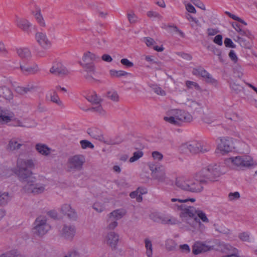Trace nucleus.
Returning a JSON list of instances; mask_svg holds the SVG:
<instances>
[{"label": "nucleus", "mask_w": 257, "mask_h": 257, "mask_svg": "<svg viewBox=\"0 0 257 257\" xmlns=\"http://www.w3.org/2000/svg\"><path fill=\"white\" fill-rule=\"evenodd\" d=\"M14 113L7 109L3 108L0 107V124H7L12 121L11 125L15 127H34L37 125V123L34 120L30 121L31 124L23 123L21 120L17 118H15Z\"/></svg>", "instance_id": "f257e3e1"}, {"label": "nucleus", "mask_w": 257, "mask_h": 257, "mask_svg": "<svg viewBox=\"0 0 257 257\" xmlns=\"http://www.w3.org/2000/svg\"><path fill=\"white\" fill-rule=\"evenodd\" d=\"M167 114L168 116H165L164 119L174 125H178L183 122H189L193 120V117L190 113L181 109H171Z\"/></svg>", "instance_id": "f03ea898"}, {"label": "nucleus", "mask_w": 257, "mask_h": 257, "mask_svg": "<svg viewBox=\"0 0 257 257\" xmlns=\"http://www.w3.org/2000/svg\"><path fill=\"white\" fill-rule=\"evenodd\" d=\"M35 166V163L32 159H18L16 173L20 179L24 182L32 177L33 172L30 169L34 168Z\"/></svg>", "instance_id": "7ed1b4c3"}, {"label": "nucleus", "mask_w": 257, "mask_h": 257, "mask_svg": "<svg viewBox=\"0 0 257 257\" xmlns=\"http://www.w3.org/2000/svg\"><path fill=\"white\" fill-rule=\"evenodd\" d=\"M225 162L231 167L240 170L250 168L255 164L253 158L247 155L229 158L225 160Z\"/></svg>", "instance_id": "20e7f679"}, {"label": "nucleus", "mask_w": 257, "mask_h": 257, "mask_svg": "<svg viewBox=\"0 0 257 257\" xmlns=\"http://www.w3.org/2000/svg\"><path fill=\"white\" fill-rule=\"evenodd\" d=\"M202 174L203 178L201 179V182L204 184L217 181L222 174L220 166L217 164L209 165L202 170Z\"/></svg>", "instance_id": "39448f33"}, {"label": "nucleus", "mask_w": 257, "mask_h": 257, "mask_svg": "<svg viewBox=\"0 0 257 257\" xmlns=\"http://www.w3.org/2000/svg\"><path fill=\"white\" fill-rule=\"evenodd\" d=\"M149 168L151 171V176L154 180H157L159 183L167 185L171 183V180L167 176L164 167L163 165L150 163Z\"/></svg>", "instance_id": "423d86ee"}, {"label": "nucleus", "mask_w": 257, "mask_h": 257, "mask_svg": "<svg viewBox=\"0 0 257 257\" xmlns=\"http://www.w3.org/2000/svg\"><path fill=\"white\" fill-rule=\"evenodd\" d=\"M34 226L32 229L34 235L42 237L51 229V226L47 222V218L45 216H38L34 222Z\"/></svg>", "instance_id": "0eeeda50"}, {"label": "nucleus", "mask_w": 257, "mask_h": 257, "mask_svg": "<svg viewBox=\"0 0 257 257\" xmlns=\"http://www.w3.org/2000/svg\"><path fill=\"white\" fill-rule=\"evenodd\" d=\"M23 182L25 183L23 186V190L27 193L38 195L46 190V185L40 182L35 183V178L33 177Z\"/></svg>", "instance_id": "6e6552de"}, {"label": "nucleus", "mask_w": 257, "mask_h": 257, "mask_svg": "<svg viewBox=\"0 0 257 257\" xmlns=\"http://www.w3.org/2000/svg\"><path fill=\"white\" fill-rule=\"evenodd\" d=\"M85 157L82 154L70 156L67 160L66 166L69 172L80 171L85 163Z\"/></svg>", "instance_id": "1a4fd4ad"}, {"label": "nucleus", "mask_w": 257, "mask_h": 257, "mask_svg": "<svg viewBox=\"0 0 257 257\" xmlns=\"http://www.w3.org/2000/svg\"><path fill=\"white\" fill-rule=\"evenodd\" d=\"M179 150L183 153L197 154L207 152L210 150V148L209 146L203 145L200 143L193 142L182 144L180 146Z\"/></svg>", "instance_id": "9d476101"}, {"label": "nucleus", "mask_w": 257, "mask_h": 257, "mask_svg": "<svg viewBox=\"0 0 257 257\" xmlns=\"http://www.w3.org/2000/svg\"><path fill=\"white\" fill-rule=\"evenodd\" d=\"M183 208L181 209L180 217H187L186 221L191 226L195 227L200 223L199 219L196 216V210L194 207L188 205L186 203Z\"/></svg>", "instance_id": "9b49d317"}, {"label": "nucleus", "mask_w": 257, "mask_h": 257, "mask_svg": "<svg viewBox=\"0 0 257 257\" xmlns=\"http://www.w3.org/2000/svg\"><path fill=\"white\" fill-rule=\"evenodd\" d=\"M10 82V81L8 79L0 81V96L9 102H11L14 98L13 93L8 87Z\"/></svg>", "instance_id": "f8f14e48"}, {"label": "nucleus", "mask_w": 257, "mask_h": 257, "mask_svg": "<svg viewBox=\"0 0 257 257\" xmlns=\"http://www.w3.org/2000/svg\"><path fill=\"white\" fill-rule=\"evenodd\" d=\"M204 183L201 182V179L198 180L195 179H188L186 192L194 193H199L203 191Z\"/></svg>", "instance_id": "ddd939ff"}, {"label": "nucleus", "mask_w": 257, "mask_h": 257, "mask_svg": "<svg viewBox=\"0 0 257 257\" xmlns=\"http://www.w3.org/2000/svg\"><path fill=\"white\" fill-rule=\"evenodd\" d=\"M219 140L220 143L218 145V149L222 154L231 151L233 148L231 138L227 137H222Z\"/></svg>", "instance_id": "4468645a"}, {"label": "nucleus", "mask_w": 257, "mask_h": 257, "mask_svg": "<svg viewBox=\"0 0 257 257\" xmlns=\"http://www.w3.org/2000/svg\"><path fill=\"white\" fill-rule=\"evenodd\" d=\"M80 65L86 73L84 75V77L87 80L90 82L97 81V80L93 77V75L95 73V67L93 62H81L80 63Z\"/></svg>", "instance_id": "2eb2a0df"}, {"label": "nucleus", "mask_w": 257, "mask_h": 257, "mask_svg": "<svg viewBox=\"0 0 257 257\" xmlns=\"http://www.w3.org/2000/svg\"><path fill=\"white\" fill-rule=\"evenodd\" d=\"M188 201L194 202L195 201V199L190 198L180 199L179 198H173L171 199L170 201L168 202V205L174 210L180 211L181 209L184 207V205H185V204Z\"/></svg>", "instance_id": "dca6fc26"}, {"label": "nucleus", "mask_w": 257, "mask_h": 257, "mask_svg": "<svg viewBox=\"0 0 257 257\" xmlns=\"http://www.w3.org/2000/svg\"><path fill=\"white\" fill-rule=\"evenodd\" d=\"M192 74L197 76L202 77L207 83L212 84L216 83V80L203 68H194L192 70Z\"/></svg>", "instance_id": "f3484780"}, {"label": "nucleus", "mask_w": 257, "mask_h": 257, "mask_svg": "<svg viewBox=\"0 0 257 257\" xmlns=\"http://www.w3.org/2000/svg\"><path fill=\"white\" fill-rule=\"evenodd\" d=\"M35 38L37 43L43 49H47L51 46V42L45 33L37 32L35 34Z\"/></svg>", "instance_id": "a211bd4d"}, {"label": "nucleus", "mask_w": 257, "mask_h": 257, "mask_svg": "<svg viewBox=\"0 0 257 257\" xmlns=\"http://www.w3.org/2000/svg\"><path fill=\"white\" fill-rule=\"evenodd\" d=\"M51 73L58 76H66L69 74V70L61 62L54 63L50 69Z\"/></svg>", "instance_id": "6ab92c4d"}, {"label": "nucleus", "mask_w": 257, "mask_h": 257, "mask_svg": "<svg viewBox=\"0 0 257 257\" xmlns=\"http://www.w3.org/2000/svg\"><path fill=\"white\" fill-rule=\"evenodd\" d=\"M119 241V235L113 231L108 232L104 238L105 242L112 248H115Z\"/></svg>", "instance_id": "aec40b11"}, {"label": "nucleus", "mask_w": 257, "mask_h": 257, "mask_svg": "<svg viewBox=\"0 0 257 257\" xmlns=\"http://www.w3.org/2000/svg\"><path fill=\"white\" fill-rule=\"evenodd\" d=\"M20 67L22 72L26 75H35L38 73L40 71L39 66L36 64L21 65Z\"/></svg>", "instance_id": "412c9836"}, {"label": "nucleus", "mask_w": 257, "mask_h": 257, "mask_svg": "<svg viewBox=\"0 0 257 257\" xmlns=\"http://www.w3.org/2000/svg\"><path fill=\"white\" fill-rule=\"evenodd\" d=\"M76 233V228L72 225H64L62 230V236L67 239H72Z\"/></svg>", "instance_id": "4be33fe9"}, {"label": "nucleus", "mask_w": 257, "mask_h": 257, "mask_svg": "<svg viewBox=\"0 0 257 257\" xmlns=\"http://www.w3.org/2000/svg\"><path fill=\"white\" fill-rule=\"evenodd\" d=\"M61 212L71 219L75 220L77 217V212L70 204H63L61 208Z\"/></svg>", "instance_id": "5701e85b"}, {"label": "nucleus", "mask_w": 257, "mask_h": 257, "mask_svg": "<svg viewBox=\"0 0 257 257\" xmlns=\"http://www.w3.org/2000/svg\"><path fill=\"white\" fill-rule=\"evenodd\" d=\"M16 24L19 28L26 32H28L32 26V23L29 20L24 18H17Z\"/></svg>", "instance_id": "b1692460"}, {"label": "nucleus", "mask_w": 257, "mask_h": 257, "mask_svg": "<svg viewBox=\"0 0 257 257\" xmlns=\"http://www.w3.org/2000/svg\"><path fill=\"white\" fill-rule=\"evenodd\" d=\"M32 14L40 27L42 28L46 27L45 21L41 13V10L40 8L36 7L35 11H33Z\"/></svg>", "instance_id": "393cba45"}, {"label": "nucleus", "mask_w": 257, "mask_h": 257, "mask_svg": "<svg viewBox=\"0 0 257 257\" xmlns=\"http://www.w3.org/2000/svg\"><path fill=\"white\" fill-rule=\"evenodd\" d=\"M46 99L49 101L55 103L59 106H63V102L61 100L56 91H53L48 94L46 96Z\"/></svg>", "instance_id": "a878e982"}, {"label": "nucleus", "mask_w": 257, "mask_h": 257, "mask_svg": "<svg viewBox=\"0 0 257 257\" xmlns=\"http://www.w3.org/2000/svg\"><path fill=\"white\" fill-rule=\"evenodd\" d=\"M18 56L23 59L28 60L32 57V53L28 47H20L17 50Z\"/></svg>", "instance_id": "bb28decb"}, {"label": "nucleus", "mask_w": 257, "mask_h": 257, "mask_svg": "<svg viewBox=\"0 0 257 257\" xmlns=\"http://www.w3.org/2000/svg\"><path fill=\"white\" fill-rule=\"evenodd\" d=\"M82 61L84 63H90L89 61L99 62L100 58L99 56L90 51H87L83 54Z\"/></svg>", "instance_id": "cd10ccee"}, {"label": "nucleus", "mask_w": 257, "mask_h": 257, "mask_svg": "<svg viewBox=\"0 0 257 257\" xmlns=\"http://www.w3.org/2000/svg\"><path fill=\"white\" fill-rule=\"evenodd\" d=\"M184 103L190 108L194 113L199 112L202 108V105L200 103L191 99H187Z\"/></svg>", "instance_id": "c85d7f7f"}, {"label": "nucleus", "mask_w": 257, "mask_h": 257, "mask_svg": "<svg viewBox=\"0 0 257 257\" xmlns=\"http://www.w3.org/2000/svg\"><path fill=\"white\" fill-rule=\"evenodd\" d=\"M22 145V141L20 139L13 138L9 141L8 147L10 150L15 151L20 149Z\"/></svg>", "instance_id": "c756f323"}, {"label": "nucleus", "mask_w": 257, "mask_h": 257, "mask_svg": "<svg viewBox=\"0 0 257 257\" xmlns=\"http://www.w3.org/2000/svg\"><path fill=\"white\" fill-rule=\"evenodd\" d=\"M126 214V211L123 209H118L113 210L107 215V217H111L115 220L122 218Z\"/></svg>", "instance_id": "7c9ffc66"}, {"label": "nucleus", "mask_w": 257, "mask_h": 257, "mask_svg": "<svg viewBox=\"0 0 257 257\" xmlns=\"http://www.w3.org/2000/svg\"><path fill=\"white\" fill-rule=\"evenodd\" d=\"M35 148L39 153L45 156H49L52 151L51 148H49L46 145L43 144H37Z\"/></svg>", "instance_id": "2f4dec72"}, {"label": "nucleus", "mask_w": 257, "mask_h": 257, "mask_svg": "<svg viewBox=\"0 0 257 257\" xmlns=\"http://www.w3.org/2000/svg\"><path fill=\"white\" fill-rule=\"evenodd\" d=\"M87 133L90 136L94 139L100 141H102L104 139L101 132L98 128H93L88 129Z\"/></svg>", "instance_id": "473e14b6"}, {"label": "nucleus", "mask_w": 257, "mask_h": 257, "mask_svg": "<svg viewBox=\"0 0 257 257\" xmlns=\"http://www.w3.org/2000/svg\"><path fill=\"white\" fill-rule=\"evenodd\" d=\"M189 178L178 177L176 179L175 185L179 189L186 191Z\"/></svg>", "instance_id": "72a5a7b5"}, {"label": "nucleus", "mask_w": 257, "mask_h": 257, "mask_svg": "<svg viewBox=\"0 0 257 257\" xmlns=\"http://www.w3.org/2000/svg\"><path fill=\"white\" fill-rule=\"evenodd\" d=\"M12 197L7 192H0V205L7 204L11 200Z\"/></svg>", "instance_id": "f704fd0d"}, {"label": "nucleus", "mask_w": 257, "mask_h": 257, "mask_svg": "<svg viewBox=\"0 0 257 257\" xmlns=\"http://www.w3.org/2000/svg\"><path fill=\"white\" fill-rule=\"evenodd\" d=\"M86 99L92 103L96 104H98L102 101L101 98L98 97L95 92L88 95Z\"/></svg>", "instance_id": "c9c22d12"}, {"label": "nucleus", "mask_w": 257, "mask_h": 257, "mask_svg": "<svg viewBox=\"0 0 257 257\" xmlns=\"http://www.w3.org/2000/svg\"><path fill=\"white\" fill-rule=\"evenodd\" d=\"M145 247L146 248V254L148 257H152L153 247L151 241L148 238L145 239Z\"/></svg>", "instance_id": "e433bc0d"}, {"label": "nucleus", "mask_w": 257, "mask_h": 257, "mask_svg": "<svg viewBox=\"0 0 257 257\" xmlns=\"http://www.w3.org/2000/svg\"><path fill=\"white\" fill-rule=\"evenodd\" d=\"M150 218L153 221L162 223L164 216L158 212H152L149 215Z\"/></svg>", "instance_id": "4c0bfd02"}, {"label": "nucleus", "mask_w": 257, "mask_h": 257, "mask_svg": "<svg viewBox=\"0 0 257 257\" xmlns=\"http://www.w3.org/2000/svg\"><path fill=\"white\" fill-rule=\"evenodd\" d=\"M106 97L114 102H118L119 101V95L117 92L113 90L108 91L106 94Z\"/></svg>", "instance_id": "58836bf2"}, {"label": "nucleus", "mask_w": 257, "mask_h": 257, "mask_svg": "<svg viewBox=\"0 0 257 257\" xmlns=\"http://www.w3.org/2000/svg\"><path fill=\"white\" fill-rule=\"evenodd\" d=\"M107 229L108 230H113L118 225V222L114 219L112 218L111 217H108L107 220Z\"/></svg>", "instance_id": "ea45409f"}, {"label": "nucleus", "mask_w": 257, "mask_h": 257, "mask_svg": "<svg viewBox=\"0 0 257 257\" xmlns=\"http://www.w3.org/2000/svg\"><path fill=\"white\" fill-rule=\"evenodd\" d=\"M109 74L112 77H119L121 76H126L129 74L128 73L122 70H110Z\"/></svg>", "instance_id": "a19ab883"}, {"label": "nucleus", "mask_w": 257, "mask_h": 257, "mask_svg": "<svg viewBox=\"0 0 257 257\" xmlns=\"http://www.w3.org/2000/svg\"><path fill=\"white\" fill-rule=\"evenodd\" d=\"M127 18L129 23L131 24H136L139 21L138 16L133 11H130L127 13Z\"/></svg>", "instance_id": "79ce46f5"}, {"label": "nucleus", "mask_w": 257, "mask_h": 257, "mask_svg": "<svg viewBox=\"0 0 257 257\" xmlns=\"http://www.w3.org/2000/svg\"><path fill=\"white\" fill-rule=\"evenodd\" d=\"M186 19L189 21V22H193V24H191V26L192 28H194L195 26H197L199 27H200L201 26V25L200 23L199 22V21L195 18H194L190 14H187L186 15Z\"/></svg>", "instance_id": "37998d69"}, {"label": "nucleus", "mask_w": 257, "mask_h": 257, "mask_svg": "<svg viewBox=\"0 0 257 257\" xmlns=\"http://www.w3.org/2000/svg\"><path fill=\"white\" fill-rule=\"evenodd\" d=\"M196 216H198L203 222L207 223L209 222L206 214L201 210H196Z\"/></svg>", "instance_id": "c03bdc74"}, {"label": "nucleus", "mask_w": 257, "mask_h": 257, "mask_svg": "<svg viewBox=\"0 0 257 257\" xmlns=\"http://www.w3.org/2000/svg\"><path fill=\"white\" fill-rule=\"evenodd\" d=\"M186 86L188 89H193L194 88L197 90H200V87L198 83L195 82L187 80L186 81Z\"/></svg>", "instance_id": "a18cd8bd"}, {"label": "nucleus", "mask_w": 257, "mask_h": 257, "mask_svg": "<svg viewBox=\"0 0 257 257\" xmlns=\"http://www.w3.org/2000/svg\"><path fill=\"white\" fill-rule=\"evenodd\" d=\"M143 156V152L142 151H136L133 153V156L130 159L129 161L131 163L134 162L141 158Z\"/></svg>", "instance_id": "49530a36"}, {"label": "nucleus", "mask_w": 257, "mask_h": 257, "mask_svg": "<svg viewBox=\"0 0 257 257\" xmlns=\"http://www.w3.org/2000/svg\"><path fill=\"white\" fill-rule=\"evenodd\" d=\"M203 250V246L199 243H196L193 247V253L194 254H198Z\"/></svg>", "instance_id": "de8ad7c7"}, {"label": "nucleus", "mask_w": 257, "mask_h": 257, "mask_svg": "<svg viewBox=\"0 0 257 257\" xmlns=\"http://www.w3.org/2000/svg\"><path fill=\"white\" fill-rule=\"evenodd\" d=\"M80 143L81 144V148L83 149H86L87 148L93 149L94 147V145L90 142L86 140H81L80 142Z\"/></svg>", "instance_id": "09e8293b"}, {"label": "nucleus", "mask_w": 257, "mask_h": 257, "mask_svg": "<svg viewBox=\"0 0 257 257\" xmlns=\"http://www.w3.org/2000/svg\"><path fill=\"white\" fill-rule=\"evenodd\" d=\"M147 15L150 18H155L159 20H161L162 19V16L159 13L155 11H148L147 13Z\"/></svg>", "instance_id": "8fccbe9b"}, {"label": "nucleus", "mask_w": 257, "mask_h": 257, "mask_svg": "<svg viewBox=\"0 0 257 257\" xmlns=\"http://www.w3.org/2000/svg\"><path fill=\"white\" fill-rule=\"evenodd\" d=\"M91 110L96 112L101 115H104L105 114V111L103 109L101 105H97L95 106H93L91 108Z\"/></svg>", "instance_id": "3c124183"}, {"label": "nucleus", "mask_w": 257, "mask_h": 257, "mask_svg": "<svg viewBox=\"0 0 257 257\" xmlns=\"http://www.w3.org/2000/svg\"><path fill=\"white\" fill-rule=\"evenodd\" d=\"M178 221L175 218H168L164 216L163 220V224H175L177 223Z\"/></svg>", "instance_id": "603ef678"}, {"label": "nucleus", "mask_w": 257, "mask_h": 257, "mask_svg": "<svg viewBox=\"0 0 257 257\" xmlns=\"http://www.w3.org/2000/svg\"><path fill=\"white\" fill-rule=\"evenodd\" d=\"M238 237L243 241L249 242V234L247 232H243L239 234Z\"/></svg>", "instance_id": "864d4df0"}, {"label": "nucleus", "mask_w": 257, "mask_h": 257, "mask_svg": "<svg viewBox=\"0 0 257 257\" xmlns=\"http://www.w3.org/2000/svg\"><path fill=\"white\" fill-rule=\"evenodd\" d=\"M225 117L233 121H237L240 119V116L235 112H232L231 114H229V113H226Z\"/></svg>", "instance_id": "5fc2aeb1"}, {"label": "nucleus", "mask_w": 257, "mask_h": 257, "mask_svg": "<svg viewBox=\"0 0 257 257\" xmlns=\"http://www.w3.org/2000/svg\"><path fill=\"white\" fill-rule=\"evenodd\" d=\"M144 41L149 47H153L155 44H156V42L155 40L153 38L149 37L144 38Z\"/></svg>", "instance_id": "6e6d98bb"}, {"label": "nucleus", "mask_w": 257, "mask_h": 257, "mask_svg": "<svg viewBox=\"0 0 257 257\" xmlns=\"http://www.w3.org/2000/svg\"><path fill=\"white\" fill-rule=\"evenodd\" d=\"M93 209L98 212H101L104 211L105 207L103 205L99 202H95L93 205Z\"/></svg>", "instance_id": "4d7b16f0"}, {"label": "nucleus", "mask_w": 257, "mask_h": 257, "mask_svg": "<svg viewBox=\"0 0 257 257\" xmlns=\"http://www.w3.org/2000/svg\"><path fill=\"white\" fill-rule=\"evenodd\" d=\"M152 156L154 160L161 161L163 158V155L158 151H154L152 153Z\"/></svg>", "instance_id": "13d9d810"}, {"label": "nucleus", "mask_w": 257, "mask_h": 257, "mask_svg": "<svg viewBox=\"0 0 257 257\" xmlns=\"http://www.w3.org/2000/svg\"><path fill=\"white\" fill-rule=\"evenodd\" d=\"M202 120L206 123L210 124L214 122V118L211 115H205L202 118Z\"/></svg>", "instance_id": "bf43d9fd"}, {"label": "nucleus", "mask_w": 257, "mask_h": 257, "mask_svg": "<svg viewBox=\"0 0 257 257\" xmlns=\"http://www.w3.org/2000/svg\"><path fill=\"white\" fill-rule=\"evenodd\" d=\"M240 197V194L238 192H234L233 193H229L228 195V198L229 200L233 201L234 200L237 199Z\"/></svg>", "instance_id": "052dcab7"}, {"label": "nucleus", "mask_w": 257, "mask_h": 257, "mask_svg": "<svg viewBox=\"0 0 257 257\" xmlns=\"http://www.w3.org/2000/svg\"><path fill=\"white\" fill-rule=\"evenodd\" d=\"M238 43L240 46L245 48H249L250 45L248 42L246 41L245 39L242 38H238Z\"/></svg>", "instance_id": "680f3d73"}, {"label": "nucleus", "mask_w": 257, "mask_h": 257, "mask_svg": "<svg viewBox=\"0 0 257 257\" xmlns=\"http://www.w3.org/2000/svg\"><path fill=\"white\" fill-rule=\"evenodd\" d=\"M224 44L226 47H229L232 48H235V45L233 44L232 40L230 38H225L224 39Z\"/></svg>", "instance_id": "e2e57ef3"}, {"label": "nucleus", "mask_w": 257, "mask_h": 257, "mask_svg": "<svg viewBox=\"0 0 257 257\" xmlns=\"http://www.w3.org/2000/svg\"><path fill=\"white\" fill-rule=\"evenodd\" d=\"M120 63L123 65L126 66V67H128V68L132 67L134 66L133 63L131 62L130 61H129L126 58H123V59H121Z\"/></svg>", "instance_id": "0e129e2a"}, {"label": "nucleus", "mask_w": 257, "mask_h": 257, "mask_svg": "<svg viewBox=\"0 0 257 257\" xmlns=\"http://www.w3.org/2000/svg\"><path fill=\"white\" fill-rule=\"evenodd\" d=\"M229 57L234 62L236 63L238 61V58L234 50H230L228 54Z\"/></svg>", "instance_id": "69168bd1"}, {"label": "nucleus", "mask_w": 257, "mask_h": 257, "mask_svg": "<svg viewBox=\"0 0 257 257\" xmlns=\"http://www.w3.org/2000/svg\"><path fill=\"white\" fill-rule=\"evenodd\" d=\"M213 42L215 44H216L219 46H221L222 45V35H216L214 38Z\"/></svg>", "instance_id": "338daca9"}, {"label": "nucleus", "mask_w": 257, "mask_h": 257, "mask_svg": "<svg viewBox=\"0 0 257 257\" xmlns=\"http://www.w3.org/2000/svg\"><path fill=\"white\" fill-rule=\"evenodd\" d=\"M64 257H80V254L77 251L72 250L68 252Z\"/></svg>", "instance_id": "774afa93"}]
</instances>
